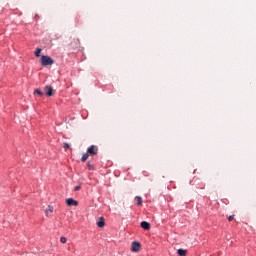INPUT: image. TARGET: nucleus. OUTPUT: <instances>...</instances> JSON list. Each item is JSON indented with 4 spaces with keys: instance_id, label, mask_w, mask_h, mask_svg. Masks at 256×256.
<instances>
[{
    "instance_id": "nucleus-8",
    "label": "nucleus",
    "mask_w": 256,
    "mask_h": 256,
    "mask_svg": "<svg viewBox=\"0 0 256 256\" xmlns=\"http://www.w3.org/2000/svg\"><path fill=\"white\" fill-rule=\"evenodd\" d=\"M177 253L180 256H186L187 255V250H185V249H178Z\"/></svg>"
},
{
    "instance_id": "nucleus-14",
    "label": "nucleus",
    "mask_w": 256,
    "mask_h": 256,
    "mask_svg": "<svg viewBox=\"0 0 256 256\" xmlns=\"http://www.w3.org/2000/svg\"><path fill=\"white\" fill-rule=\"evenodd\" d=\"M74 43H75L74 47H79V45H81L79 38L74 39Z\"/></svg>"
},
{
    "instance_id": "nucleus-1",
    "label": "nucleus",
    "mask_w": 256,
    "mask_h": 256,
    "mask_svg": "<svg viewBox=\"0 0 256 256\" xmlns=\"http://www.w3.org/2000/svg\"><path fill=\"white\" fill-rule=\"evenodd\" d=\"M40 63L43 67H47L49 65H53L55 63V60H53V58H51L50 56H41L40 58Z\"/></svg>"
},
{
    "instance_id": "nucleus-15",
    "label": "nucleus",
    "mask_w": 256,
    "mask_h": 256,
    "mask_svg": "<svg viewBox=\"0 0 256 256\" xmlns=\"http://www.w3.org/2000/svg\"><path fill=\"white\" fill-rule=\"evenodd\" d=\"M87 168L89 169V171H93V169H95V166H93V164L91 163H88Z\"/></svg>"
},
{
    "instance_id": "nucleus-17",
    "label": "nucleus",
    "mask_w": 256,
    "mask_h": 256,
    "mask_svg": "<svg viewBox=\"0 0 256 256\" xmlns=\"http://www.w3.org/2000/svg\"><path fill=\"white\" fill-rule=\"evenodd\" d=\"M63 147H64V149L67 150V149H69L70 146H69V144H68L67 142H65V143L63 144Z\"/></svg>"
},
{
    "instance_id": "nucleus-9",
    "label": "nucleus",
    "mask_w": 256,
    "mask_h": 256,
    "mask_svg": "<svg viewBox=\"0 0 256 256\" xmlns=\"http://www.w3.org/2000/svg\"><path fill=\"white\" fill-rule=\"evenodd\" d=\"M135 200L137 201V205H143V198H141L140 196H136Z\"/></svg>"
},
{
    "instance_id": "nucleus-4",
    "label": "nucleus",
    "mask_w": 256,
    "mask_h": 256,
    "mask_svg": "<svg viewBox=\"0 0 256 256\" xmlns=\"http://www.w3.org/2000/svg\"><path fill=\"white\" fill-rule=\"evenodd\" d=\"M66 204L68 205V207H77V205H79V202H77V200L73 198H68L66 199Z\"/></svg>"
},
{
    "instance_id": "nucleus-7",
    "label": "nucleus",
    "mask_w": 256,
    "mask_h": 256,
    "mask_svg": "<svg viewBox=\"0 0 256 256\" xmlns=\"http://www.w3.org/2000/svg\"><path fill=\"white\" fill-rule=\"evenodd\" d=\"M98 227H105V218L100 217L97 222Z\"/></svg>"
},
{
    "instance_id": "nucleus-11",
    "label": "nucleus",
    "mask_w": 256,
    "mask_h": 256,
    "mask_svg": "<svg viewBox=\"0 0 256 256\" xmlns=\"http://www.w3.org/2000/svg\"><path fill=\"white\" fill-rule=\"evenodd\" d=\"M34 95H39V97H43V91H41L40 89H36L34 90Z\"/></svg>"
},
{
    "instance_id": "nucleus-12",
    "label": "nucleus",
    "mask_w": 256,
    "mask_h": 256,
    "mask_svg": "<svg viewBox=\"0 0 256 256\" xmlns=\"http://www.w3.org/2000/svg\"><path fill=\"white\" fill-rule=\"evenodd\" d=\"M49 213H53V206H48V208L46 209L47 217H49Z\"/></svg>"
},
{
    "instance_id": "nucleus-2",
    "label": "nucleus",
    "mask_w": 256,
    "mask_h": 256,
    "mask_svg": "<svg viewBox=\"0 0 256 256\" xmlns=\"http://www.w3.org/2000/svg\"><path fill=\"white\" fill-rule=\"evenodd\" d=\"M87 153L91 156V157H95V155H97L99 153V148L95 145L90 146L87 149Z\"/></svg>"
},
{
    "instance_id": "nucleus-10",
    "label": "nucleus",
    "mask_w": 256,
    "mask_h": 256,
    "mask_svg": "<svg viewBox=\"0 0 256 256\" xmlns=\"http://www.w3.org/2000/svg\"><path fill=\"white\" fill-rule=\"evenodd\" d=\"M89 152H86L85 154H83L82 158H81V161L85 162L87 161V159H89Z\"/></svg>"
},
{
    "instance_id": "nucleus-6",
    "label": "nucleus",
    "mask_w": 256,
    "mask_h": 256,
    "mask_svg": "<svg viewBox=\"0 0 256 256\" xmlns=\"http://www.w3.org/2000/svg\"><path fill=\"white\" fill-rule=\"evenodd\" d=\"M140 227H142V229H145V231H149L151 229V224H149V222L147 221H143L141 222Z\"/></svg>"
},
{
    "instance_id": "nucleus-18",
    "label": "nucleus",
    "mask_w": 256,
    "mask_h": 256,
    "mask_svg": "<svg viewBox=\"0 0 256 256\" xmlns=\"http://www.w3.org/2000/svg\"><path fill=\"white\" fill-rule=\"evenodd\" d=\"M81 190V186H76L75 188H74V191H80Z\"/></svg>"
},
{
    "instance_id": "nucleus-13",
    "label": "nucleus",
    "mask_w": 256,
    "mask_h": 256,
    "mask_svg": "<svg viewBox=\"0 0 256 256\" xmlns=\"http://www.w3.org/2000/svg\"><path fill=\"white\" fill-rule=\"evenodd\" d=\"M41 51L42 49L41 48H37L34 52V54L36 55V57H41Z\"/></svg>"
},
{
    "instance_id": "nucleus-5",
    "label": "nucleus",
    "mask_w": 256,
    "mask_h": 256,
    "mask_svg": "<svg viewBox=\"0 0 256 256\" xmlns=\"http://www.w3.org/2000/svg\"><path fill=\"white\" fill-rule=\"evenodd\" d=\"M139 249H141V244L139 242H133L131 246V251H133V253H137Z\"/></svg>"
},
{
    "instance_id": "nucleus-3",
    "label": "nucleus",
    "mask_w": 256,
    "mask_h": 256,
    "mask_svg": "<svg viewBox=\"0 0 256 256\" xmlns=\"http://www.w3.org/2000/svg\"><path fill=\"white\" fill-rule=\"evenodd\" d=\"M44 89L46 91L47 97H53L55 95V91L53 90V86L47 85V86H45Z\"/></svg>"
},
{
    "instance_id": "nucleus-16",
    "label": "nucleus",
    "mask_w": 256,
    "mask_h": 256,
    "mask_svg": "<svg viewBox=\"0 0 256 256\" xmlns=\"http://www.w3.org/2000/svg\"><path fill=\"white\" fill-rule=\"evenodd\" d=\"M60 243H67V238L64 237V236H62V237L60 238Z\"/></svg>"
},
{
    "instance_id": "nucleus-19",
    "label": "nucleus",
    "mask_w": 256,
    "mask_h": 256,
    "mask_svg": "<svg viewBox=\"0 0 256 256\" xmlns=\"http://www.w3.org/2000/svg\"><path fill=\"white\" fill-rule=\"evenodd\" d=\"M233 219H234V216H229L228 217V221H233Z\"/></svg>"
}]
</instances>
